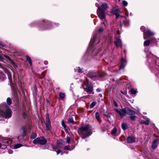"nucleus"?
<instances>
[{"label": "nucleus", "instance_id": "52", "mask_svg": "<svg viewBox=\"0 0 159 159\" xmlns=\"http://www.w3.org/2000/svg\"><path fill=\"white\" fill-rule=\"evenodd\" d=\"M1 143H0V148H1Z\"/></svg>", "mask_w": 159, "mask_h": 159}, {"label": "nucleus", "instance_id": "40", "mask_svg": "<svg viewBox=\"0 0 159 159\" xmlns=\"http://www.w3.org/2000/svg\"><path fill=\"white\" fill-rule=\"evenodd\" d=\"M8 152L9 154H12L13 152L12 150L10 149L8 150Z\"/></svg>", "mask_w": 159, "mask_h": 159}, {"label": "nucleus", "instance_id": "41", "mask_svg": "<svg viewBox=\"0 0 159 159\" xmlns=\"http://www.w3.org/2000/svg\"><path fill=\"white\" fill-rule=\"evenodd\" d=\"M48 120H50L49 118V115L48 114H47L46 116V121H47Z\"/></svg>", "mask_w": 159, "mask_h": 159}, {"label": "nucleus", "instance_id": "32", "mask_svg": "<svg viewBox=\"0 0 159 159\" xmlns=\"http://www.w3.org/2000/svg\"><path fill=\"white\" fill-rule=\"evenodd\" d=\"M122 2L123 5L125 6H126L128 5V3L125 0H123L122 1Z\"/></svg>", "mask_w": 159, "mask_h": 159}, {"label": "nucleus", "instance_id": "30", "mask_svg": "<svg viewBox=\"0 0 159 159\" xmlns=\"http://www.w3.org/2000/svg\"><path fill=\"white\" fill-rule=\"evenodd\" d=\"M22 130L23 132L22 136L23 137L25 135V128L24 127H23L22 128Z\"/></svg>", "mask_w": 159, "mask_h": 159}, {"label": "nucleus", "instance_id": "33", "mask_svg": "<svg viewBox=\"0 0 159 159\" xmlns=\"http://www.w3.org/2000/svg\"><path fill=\"white\" fill-rule=\"evenodd\" d=\"M61 125L64 128H66V125H65L63 120L61 121Z\"/></svg>", "mask_w": 159, "mask_h": 159}, {"label": "nucleus", "instance_id": "39", "mask_svg": "<svg viewBox=\"0 0 159 159\" xmlns=\"http://www.w3.org/2000/svg\"><path fill=\"white\" fill-rule=\"evenodd\" d=\"M64 149L67 150H70L68 146H67L64 147Z\"/></svg>", "mask_w": 159, "mask_h": 159}, {"label": "nucleus", "instance_id": "46", "mask_svg": "<svg viewBox=\"0 0 159 159\" xmlns=\"http://www.w3.org/2000/svg\"><path fill=\"white\" fill-rule=\"evenodd\" d=\"M44 63L45 65H47L48 64V61H44Z\"/></svg>", "mask_w": 159, "mask_h": 159}, {"label": "nucleus", "instance_id": "44", "mask_svg": "<svg viewBox=\"0 0 159 159\" xmlns=\"http://www.w3.org/2000/svg\"><path fill=\"white\" fill-rule=\"evenodd\" d=\"M90 97V95H87L84 96L83 98H89Z\"/></svg>", "mask_w": 159, "mask_h": 159}, {"label": "nucleus", "instance_id": "13", "mask_svg": "<svg viewBox=\"0 0 159 159\" xmlns=\"http://www.w3.org/2000/svg\"><path fill=\"white\" fill-rule=\"evenodd\" d=\"M126 64V61L125 59L123 58H121V64L119 70H120L123 69Z\"/></svg>", "mask_w": 159, "mask_h": 159}, {"label": "nucleus", "instance_id": "9", "mask_svg": "<svg viewBox=\"0 0 159 159\" xmlns=\"http://www.w3.org/2000/svg\"><path fill=\"white\" fill-rule=\"evenodd\" d=\"M47 141L43 136H40L34 139L33 141V143L36 144H39L41 145H44L47 143Z\"/></svg>", "mask_w": 159, "mask_h": 159}, {"label": "nucleus", "instance_id": "34", "mask_svg": "<svg viewBox=\"0 0 159 159\" xmlns=\"http://www.w3.org/2000/svg\"><path fill=\"white\" fill-rule=\"evenodd\" d=\"M70 138L69 137H67L66 139V141L67 143H69L70 141Z\"/></svg>", "mask_w": 159, "mask_h": 159}, {"label": "nucleus", "instance_id": "27", "mask_svg": "<svg viewBox=\"0 0 159 159\" xmlns=\"http://www.w3.org/2000/svg\"><path fill=\"white\" fill-rule=\"evenodd\" d=\"M97 104L96 102H93L90 105V108H93L94 106H95Z\"/></svg>", "mask_w": 159, "mask_h": 159}, {"label": "nucleus", "instance_id": "11", "mask_svg": "<svg viewBox=\"0 0 159 159\" xmlns=\"http://www.w3.org/2000/svg\"><path fill=\"white\" fill-rule=\"evenodd\" d=\"M88 76L92 79L95 80L96 78L101 77L102 75L98 72H90L89 73Z\"/></svg>", "mask_w": 159, "mask_h": 159}, {"label": "nucleus", "instance_id": "45", "mask_svg": "<svg viewBox=\"0 0 159 159\" xmlns=\"http://www.w3.org/2000/svg\"><path fill=\"white\" fill-rule=\"evenodd\" d=\"M57 153V154L58 155L61 152V151L60 150H59L57 151H56Z\"/></svg>", "mask_w": 159, "mask_h": 159}, {"label": "nucleus", "instance_id": "25", "mask_svg": "<svg viewBox=\"0 0 159 159\" xmlns=\"http://www.w3.org/2000/svg\"><path fill=\"white\" fill-rule=\"evenodd\" d=\"M59 97L61 99H63L65 98V95L64 93H59Z\"/></svg>", "mask_w": 159, "mask_h": 159}, {"label": "nucleus", "instance_id": "4", "mask_svg": "<svg viewBox=\"0 0 159 159\" xmlns=\"http://www.w3.org/2000/svg\"><path fill=\"white\" fill-rule=\"evenodd\" d=\"M78 132L82 139L89 136L92 134L91 129L87 125L81 127L78 130Z\"/></svg>", "mask_w": 159, "mask_h": 159}, {"label": "nucleus", "instance_id": "31", "mask_svg": "<svg viewBox=\"0 0 159 159\" xmlns=\"http://www.w3.org/2000/svg\"><path fill=\"white\" fill-rule=\"evenodd\" d=\"M130 92L131 94H135L137 92L136 90L132 89L130 90Z\"/></svg>", "mask_w": 159, "mask_h": 159}, {"label": "nucleus", "instance_id": "15", "mask_svg": "<svg viewBox=\"0 0 159 159\" xmlns=\"http://www.w3.org/2000/svg\"><path fill=\"white\" fill-rule=\"evenodd\" d=\"M46 129L48 130H49L51 128V123L50 120H48L46 121Z\"/></svg>", "mask_w": 159, "mask_h": 159}, {"label": "nucleus", "instance_id": "1", "mask_svg": "<svg viewBox=\"0 0 159 159\" xmlns=\"http://www.w3.org/2000/svg\"><path fill=\"white\" fill-rule=\"evenodd\" d=\"M115 110L120 115L121 118L125 116L126 114H128L130 118L133 121L135 120V118L136 117L135 112L128 107L122 108L120 110L117 109H115Z\"/></svg>", "mask_w": 159, "mask_h": 159}, {"label": "nucleus", "instance_id": "53", "mask_svg": "<svg viewBox=\"0 0 159 159\" xmlns=\"http://www.w3.org/2000/svg\"><path fill=\"white\" fill-rule=\"evenodd\" d=\"M74 70H75V71H76V70H75V69H74Z\"/></svg>", "mask_w": 159, "mask_h": 159}, {"label": "nucleus", "instance_id": "18", "mask_svg": "<svg viewBox=\"0 0 159 159\" xmlns=\"http://www.w3.org/2000/svg\"><path fill=\"white\" fill-rule=\"evenodd\" d=\"M157 140H154L153 141L152 145V149H154L156 148L157 146Z\"/></svg>", "mask_w": 159, "mask_h": 159}, {"label": "nucleus", "instance_id": "54", "mask_svg": "<svg viewBox=\"0 0 159 159\" xmlns=\"http://www.w3.org/2000/svg\"><path fill=\"white\" fill-rule=\"evenodd\" d=\"M105 116H106L107 117V116H107V115H105Z\"/></svg>", "mask_w": 159, "mask_h": 159}, {"label": "nucleus", "instance_id": "28", "mask_svg": "<svg viewBox=\"0 0 159 159\" xmlns=\"http://www.w3.org/2000/svg\"><path fill=\"white\" fill-rule=\"evenodd\" d=\"M57 143L58 144H63L64 142L63 140L61 139H58L57 140ZM57 146H58V145H57Z\"/></svg>", "mask_w": 159, "mask_h": 159}, {"label": "nucleus", "instance_id": "3", "mask_svg": "<svg viewBox=\"0 0 159 159\" xmlns=\"http://www.w3.org/2000/svg\"><path fill=\"white\" fill-rule=\"evenodd\" d=\"M12 111L6 104L0 106V116L6 119H9L11 116Z\"/></svg>", "mask_w": 159, "mask_h": 159}, {"label": "nucleus", "instance_id": "35", "mask_svg": "<svg viewBox=\"0 0 159 159\" xmlns=\"http://www.w3.org/2000/svg\"><path fill=\"white\" fill-rule=\"evenodd\" d=\"M151 42L152 43H156V39L155 38H152L151 40Z\"/></svg>", "mask_w": 159, "mask_h": 159}, {"label": "nucleus", "instance_id": "50", "mask_svg": "<svg viewBox=\"0 0 159 159\" xmlns=\"http://www.w3.org/2000/svg\"><path fill=\"white\" fill-rule=\"evenodd\" d=\"M53 148L55 149V148H56V147L55 146H53Z\"/></svg>", "mask_w": 159, "mask_h": 159}, {"label": "nucleus", "instance_id": "36", "mask_svg": "<svg viewBox=\"0 0 159 159\" xmlns=\"http://www.w3.org/2000/svg\"><path fill=\"white\" fill-rule=\"evenodd\" d=\"M78 72L79 73H82V70L80 68V67H78Z\"/></svg>", "mask_w": 159, "mask_h": 159}, {"label": "nucleus", "instance_id": "26", "mask_svg": "<svg viewBox=\"0 0 159 159\" xmlns=\"http://www.w3.org/2000/svg\"><path fill=\"white\" fill-rule=\"evenodd\" d=\"M68 121L70 123L74 124V121L73 118L72 117H70L68 120Z\"/></svg>", "mask_w": 159, "mask_h": 159}, {"label": "nucleus", "instance_id": "21", "mask_svg": "<svg viewBox=\"0 0 159 159\" xmlns=\"http://www.w3.org/2000/svg\"><path fill=\"white\" fill-rule=\"evenodd\" d=\"M96 119L99 121V122H100L99 114L98 112H96Z\"/></svg>", "mask_w": 159, "mask_h": 159}, {"label": "nucleus", "instance_id": "38", "mask_svg": "<svg viewBox=\"0 0 159 159\" xmlns=\"http://www.w3.org/2000/svg\"><path fill=\"white\" fill-rule=\"evenodd\" d=\"M113 102L114 105L115 107H118V105H117V103H116V102L115 101H113Z\"/></svg>", "mask_w": 159, "mask_h": 159}, {"label": "nucleus", "instance_id": "29", "mask_svg": "<svg viewBox=\"0 0 159 159\" xmlns=\"http://www.w3.org/2000/svg\"><path fill=\"white\" fill-rule=\"evenodd\" d=\"M7 103L9 105H10L11 103V99L10 98H7Z\"/></svg>", "mask_w": 159, "mask_h": 159}, {"label": "nucleus", "instance_id": "17", "mask_svg": "<svg viewBox=\"0 0 159 159\" xmlns=\"http://www.w3.org/2000/svg\"><path fill=\"white\" fill-rule=\"evenodd\" d=\"M149 119H147L146 121H141L140 122V123L141 124H144L146 125H148L149 124Z\"/></svg>", "mask_w": 159, "mask_h": 159}, {"label": "nucleus", "instance_id": "24", "mask_svg": "<svg viewBox=\"0 0 159 159\" xmlns=\"http://www.w3.org/2000/svg\"><path fill=\"white\" fill-rule=\"evenodd\" d=\"M37 136V134L35 133H33L31 134L30 137L32 139H34Z\"/></svg>", "mask_w": 159, "mask_h": 159}, {"label": "nucleus", "instance_id": "12", "mask_svg": "<svg viewBox=\"0 0 159 159\" xmlns=\"http://www.w3.org/2000/svg\"><path fill=\"white\" fill-rule=\"evenodd\" d=\"M144 51L146 53L147 57L148 58V60H149V57H152L154 60L155 62L156 63V61L155 59H156L157 58V57H156L154 55L151 53V52H149V49L148 48H145Z\"/></svg>", "mask_w": 159, "mask_h": 159}, {"label": "nucleus", "instance_id": "23", "mask_svg": "<svg viewBox=\"0 0 159 159\" xmlns=\"http://www.w3.org/2000/svg\"><path fill=\"white\" fill-rule=\"evenodd\" d=\"M22 146V144L20 143H18L16 144H15L14 146V148L15 149H16L20 148Z\"/></svg>", "mask_w": 159, "mask_h": 159}, {"label": "nucleus", "instance_id": "22", "mask_svg": "<svg viewBox=\"0 0 159 159\" xmlns=\"http://www.w3.org/2000/svg\"><path fill=\"white\" fill-rule=\"evenodd\" d=\"M25 57L27 60L28 61L30 65H32V61L30 57L27 55Z\"/></svg>", "mask_w": 159, "mask_h": 159}, {"label": "nucleus", "instance_id": "20", "mask_svg": "<svg viewBox=\"0 0 159 159\" xmlns=\"http://www.w3.org/2000/svg\"><path fill=\"white\" fill-rule=\"evenodd\" d=\"M150 43V41L149 40H148L144 41V46H148L149 45Z\"/></svg>", "mask_w": 159, "mask_h": 159}, {"label": "nucleus", "instance_id": "47", "mask_svg": "<svg viewBox=\"0 0 159 159\" xmlns=\"http://www.w3.org/2000/svg\"><path fill=\"white\" fill-rule=\"evenodd\" d=\"M0 46L2 47H3L4 46V45L2 44V43L0 41Z\"/></svg>", "mask_w": 159, "mask_h": 159}, {"label": "nucleus", "instance_id": "8", "mask_svg": "<svg viewBox=\"0 0 159 159\" xmlns=\"http://www.w3.org/2000/svg\"><path fill=\"white\" fill-rule=\"evenodd\" d=\"M141 30L143 32V38L144 39H147L148 38V35L149 36L153 35L154 33L151 32L149 29H147L145 30L146 28L145 26H143L140 28Z\"/></svg>", "mask_w": 159, "mask_h": 159}, {"label": "nucleus", "instance_id": "49", "mask_svg": "<svg viewBox=\"0 0 159 159\" xmlns=\"http://www.w3.org/2000/svg\"><path fill=\"white\" fill-rule=\"evenodd\" d=\"M95 5L97 7H98V4L97 3H96Z\"/></svg>", "mask_w": 159, "mask_h": 159}, {"label": "nucleus", "instance_id": "57", "mask_svg": "<svg viewBox=\"0 0 159 159\" xmlns=\"http://www.w3.org/2000/svg\"><path fill=\"white\" fill-rule=\"evenodd\" d=\"M124 51L125 52V50Z\"/></svg>", "mask_w": 159, "mask_h": 159}, {"label": "nucleus", "instance_id": "48", "mask_svg": "<svg viewBox=\"0 0 159 159\" xmlns=\"http://www.w3.org/2000/svg\"><path fill=\"white\" fill-rule=\"evenodd\" d=\"M23 117L25 118V116H26V114L25 113H23Z\"/></svg>", "mask_w": 159, "mask_h": 159}, {"label": "nucleus", "instance_id": "6", "mask_svg": "<svg viewBox=\"0 0 159 159\" xmlns=\"http://www.w3.org/2000/svg\"><path fill=\"white\" fill-rule=\"evenodd\" d=\"M82 87L84 91L88 94H94L93 86L89 84V82L87 80L86 81L83 82L82 84Z\"/></svg>", "mask_w": 159, "mask_h": 159}, {"label": "nucleus", "instance_id": "2", "mask_svg": "<svg viewBox=\"0 0 159 159\" xmlns=\"http://www.w3.org/2000/svg\"><path fill=\"white\" fill-rule=\"evenodd\" d=\"M111 13L116 15V19H119L120 24H124L125 25L128 26L129 24V21L127 20L123 16L120 15L119 13H122L119 9L113 8L111 11Z\"/></svg>", "mask_w": 159, "mask_h": 159}, {"label": "nucleus", "instance_id": "5", "mask_svg": "<svg viewBox=\"0 0 159 159\" xmlns=\"http://www.w3.org/2000/svg\"><path fill=\"white\" fill-rule=\"evenodd\" d=\"M108 8V5L106 3H102L101 7H98L97 14L100 19L105 20L106 10Z\"/></svg>", "mask_w": 159, "mask_h": 159}, {"label": "nucleus", "instance_id": "16", "mask_svg": "<svg viewBox=\"0 0 159 159\" xmlns=\"http://www.w3.org/2000/svg\"><path fill=\"white\" fill-rule=\"evenodd\" d=\"M111 134L112 135L114 136H117L118 135L117 133V130L115 127L111 131Z\"/></svg>", "mask_w": 159, "mask_h": 159}, {"label": "nucleus", "instance_id": "55", "mask_svg": "<svg viewBox=\"0 0 159 159\" xmlns=\"http://www.w3.org/2000/svg\"><path fill=\"white\" fill-rule=\"evenodd\" d=\"M99 95H100V96H102L101 95H100V94H99Z\"/></svg>", "mask_w": 159, "mask_h": 159}, {"label": "nucleus", "instance_id": "19", "mask_svg": "<svg viewBox=\"0 0 159 159\" xmlns=\"http://www.w3.org/2000/svg\"><path fill=\"white\" fill-rule=\"evenodd\" d=\"M121 126L122 129L124 130L128 128V126L127 124L124 123L122 124Z\"/></svg>", "mask_w": 159, "mask_h": 159}, {"label": "nucleus", "instance_id": "14", "mask_svg": "<svg viewBox=\"0 0 159 159\" xmlns=\"http://www.w3.org/2000/svg\"><path fill=\"white\" fill-rule=\"evenodd\" d=\"M127 142L128 143H132L135 141V138L134 137H129L127 139Z\"/></svg>", "mask_w": 159, "mask_h": 159}, {"label": "nucleus", "instance_id": "7", "mask_svg": "<svg viewBox=\"0 0 159 159\" xmlns=\"http://www.w3.org/2000/svg\"><path fill=\"white\" fill-rule=\"evenodd\" d=\"M96 38V36L94 35L93 39L91 40L90 42V46H89L88 49V51H89L90 53H92V55L94 56L96 55L98 52V49H95L94 47H92V44L95 42Z\"/></svg>", "mask_w": 159, "mask_h": 159}, {"label": "nucleus", "instance_id": "10", "mask_svg": "<svg viewBox=\"0 0 159 159\" xmlns=\"http://www.w3.org/2000/svg\"><path fill=\"white\" fill-rule=\"evenodd\" d=\"M120 34H117L115 36V40L114 41L115 44L117 47L121 48L122 47V43L120 39Z\"/></svg>", "mask_w": 159, "mask_h": 159}, {"label": "nucleus", "instance_id": "43", "mask_svg": "<svg viewBox=\"0 0 159 159\" xmlns=\"http://www.w3.org/2000/svg\"><path fill=\"white\" fill-rule=\"evenodd\" d=\"M121 93L123 94L124 95H125L127 94V93L126 92H124L122 91H121Z\"/></svg>", "mask_w": 159, "mask_h": 159}, {"label": "nucleus", "instance_id": "51", "mask_svg": "<svg viewBox=\"0 0 159 159\" xmlns=\"http://www.w3.org/2000/svg\"><path fill=\"white\" fill-rule=\"evenodd\" d=\"M103 24H104V26H105V23H104V22H103Z\"/></svg>", "mask_w": 159, "mask_h": 159}, {"label": "nucleus", "instance_id": "56", "mask_svg": "<svg viewBox=\"0 0 159 159\" xmlns=\"http://www.w3.org/2000/svg\"><path fill=\"white\" fill-rule=\"evenodd\" d=\"M99 95H100V96H102L101 95H100V94H99Z\"/></svg>", "mask_w": 159, "mask_h": 159}, {"label": "nucleus", "instance_id": "37", "mask_svg": "<svg viewBox=\"0 0 159 159\" xmlns=\"http://www.w3.org/2000/svg\"><path fill=\"white\" fill-rule=\"evenodd\" d=\"M103 31V29L102 28H101L98 29V32L99 33H101Z\"/></svg>", "mask_w": 159, "mask_h": 159}, {"label": "nucleus", "instance_id": "42", "mask_svg": "<svg viewBox=\"0 0 159 159\" xmlns=\"http://www.w3.org/2000/svg\"><path fill=\"white\" fill-rule=\"evenodd\" d=\"M101 91H102V89H100V88H98V89H96V91H97L98 92H101Z\"/></svg>", "mask_w": 159, "mask_h": 159}]
</instances>
